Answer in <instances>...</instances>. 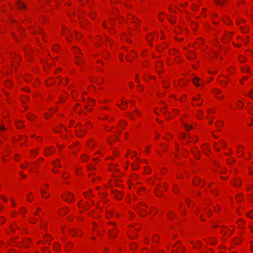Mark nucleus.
<instances>
[{"instance_id":"f257e3e1","label":"nucleus","mask_w":253,"mask_h":253,"mask_svg":"<svg viewBox=\"0 0 253 253\" xmlns=\"http://www.w3.org/2000/svg\"><path fill=\"white\" fill-rule=\"evenodd\" d=\"M72 50L75 54L76 64L79 66L83 65L84 61L82 58V54L80 52V50L77 47L74 46L72 48Z\"/></svg>"},{"instance_id":"f03ea898","label":"nucleus","mask_w":253,"mask_h":253,"mask_svg":"<svg viewBox=\"0 0 253 253\" xmlns=\"http://www.w3.org/2000/svg\"><path fill=\"white\" fill-rule=\"evenodd\" d=\"M208 204H205V205H203L202 206H200L197 210L196 211V213L197 214H200V219L202 221L205 220L204 218V214L206 213L207 214V216H210L211 214V210H207V207H208Z\"/></svg>"},{"instance_id":"7ed1b4c3","label":"nucleus","mask_w":253,"mask_h":253,"mask_svg":"<svg viewBox=\"0 0 253 253\" xmlns=\"http://www.w3.org/2000/svg\"><path fill=\"white\" fill-rule=\"evenodd\" d=\"M61 33L63 35L65 36L68 42L71 41L70 38V37L71 36H72L73 37H75V38H76L77 39H80V37H81V34L77 32H76V33L73 34L71 32V31L70 30L68 29L65 26L62 27Z\"/></svg>"},{"instance_id":"20e7f679","label":"nucleus","mask_w":253,"mask_h":253,"mask_svg":"<svg viewBox=\"0 0 253 253\" xmlns=\"http://www.w3.org/2000/svg\"><path fill=\"white\" fill-rule=\"evenodd\" d=\"M147 207L145 204L144 203H139L137 206L136 211L139 213L141 216L144 217L146 216L147 213Z\"/></svg>"},{"instance_id":"39448f33","label":"nucleus","mask_w":253,"mask_h":253,"mask_svg":"<svg viewBox=\"0 0 253 253\" xmlns=\"http://www.w3.org/2000/svg\"><path fill=\"white\" fill-rule=\"evenodd\" d=\"M55 131L56 132L59 133L62 138H65L66 136L67 137L68 133H69L67 129L63 126H61L56 128L55 129Z\"/></svg>"},{"instance_id":"423d86ee","label":"nucleus","mask_w":253,"mask_h":253,"mask_svg":"<svg viewBox=\"0 0 253 253\" xmlns=\"http://www.w3.org/2000/svg\"><path fill=\"white\" fill-rule=\"evenodd\" d=\"M76 128L75 132L77 136L82 137L85 134V130L83 128V126L81 124L79 123L76 126Z\"/></svg>"},{"instance_id":"0eeeda50","label":"nucleus","mask_w":253,"mask_h":253,"mask_svg":"<svg viewBox=\"0 0 253 253\" xmlns=\"http://www.w3.org/2000/svg\"><path fill=\"white\" fill-rule=\"evenodd\" d=\"M181 138L183 140V141H184L183 143H188L189 142V141H193V142L197 141V138L196 137H194L191 138L190 137L189 135L186 134L184 133H181Z\"/></svg>"},{"instance_id":"6e6552de","label":"nucleus","mask_w":253,"mask_h":253,"mask_svg":"<svg viewBox=\"0 0 253 253\" xmlns=\"http://www.w3.org/2000/svg\"><path fill=\"white\" fill-rule=\"evenodd\" d=\"M184 249L180 246V243L173 246L171 249V253H183Z\"/></svg>"},{"instance_id":"1a4fd4ad","label":"nucleus","mask_w":253,"mask_h":253,"mask_svg":"<svg viewBox=\"0 0 253 253\" xmlns=\"http://www.w3.org/2000/svg\"><path fill=\"white\" fill-rule=\"evenodd\" d=\"M127 20L129 23L134 24V26L138 27L139 26V21L137 18H135L133 15L129 14L127 15Z\"/></svg>"},{"instance_id":"9d476101","label":"nucleus","mask_w":253,"mask_h":253,"mask_svg":"<svg viewBox=\"0 0 253 253\" xmlns=\"http://www.w3.org/2000/svg\"><path fill=\"white\" fill-rule=\"evenodd\" d=\"M48 188V185L47 184H44L41 188V194L42 198L47 199L49 197L50 194L47 192Z\"/></svg>"},{"instance_id":"9b49d317","label":"nucleus","mask_w":253,"mask_h":253,"mask_svg":"<svg viewBox=\"0 0 253 253\" xmlns=\"http://www.w3.org/2000/svg\"><path fill=\"white\" fill-rule=\"evenodd\" d=\"M62 199L64 201L71 202L73 200V195L69 192H65L62 195Z\"/></svg>"},{"instance_id":"f8f14e48","label":"nucleus","mask_w":253,"mask_h":253,"mask_svg":"<svg viewBox=\"0 0 253 253\" xmlns=\"http://www.w3.org/2000/svg\"><path fill=\"white\" fill-rule=\"evenodd\" d=\"M203 102V100L201 99L200 95L197 94L193 97V104L197 106H200Z\"/></svg>"},{"instance_id":"ddd939ff","label":"nucleus","mask_w":253,"mask_h":253,"mask_svg":"<svg viewBox=\"0 0 253 253\" xmlns=\"http://www.w3.org/2000/svg\"><path fill=\"white\" fill-rule=\"evenodd\" d=\"M225 146V142L223 140H220L218 142H215L214 143V147L216 151H219L220 148H224Z\"/></svg>"},{"instance_id":"4468645a","label":"nucleus","mask_w":253,"mask_h":253,"mask_svg":"<svg viewBox=\"0 0 253 253\" xmlns=\"http://www.w3.org/2000/svg\"><path fill=\"white\" fill-rule=\"evenodd\" d=\"M228 81V78L225 76H221L218 79V81L219 84H220L221 86L223 87L226 86Z\"/></svg>"},{"instance_id":"2eb2a0df","label":"nucleus","mask_w":253,"mask_h":253,"mask_svg":"<svg viewBox=\"0 0 253 253\" xmlns=\"http://www.w3.org/2000/svg\"><path fill=\"white\" fill-rule=\"evenodd\" d=\"M157 38H158V36H157V34L156 33H154L149 34L146 37V39H147V41L149 42H150V44L151 45H153V44L152 43H151V42L152 41H155L156 39H157Z\"/></svg>"},{"instance_id":"dca6fc26","label":"nucleus","mask_w":253,"mask_h":253,"mask_svg":"<svg viewBox=\"0 0 253 253\" xmlns=\"http://www.w3.org/2000/svg\"><path fill=\"white\" fill-rule=\"evenodd\" d=\"M220 232L223 235H227V236H230L231 234L232 231L228 229V228L225 226H222L220 228Z\"/></svg>"},{"instance_id":"f3484780","label":"nucleus","mask_w":253,"mask_h":253,"mask_svg":"<svg viewBox=\"0 0 253 253\" xmlns=\"http://www.w3.org/2000/svg\"><path fill=\"white\" fill-rule=\"evenodd\" d=\"M193 183L194 185H199L201 187H202L205 185V181L198 177H195L193 181Z\"/></svg>"},{"instance_id":"a211bd4d","label":"nucleus","mask_w":253,"mask_h":253,"mask_svg":"<svg viewBox=\"0 0 253 253\" xmlns=\"http://www.w3.org/2000/svg\"><path fill=\"white\" fill-rule=\"evenodd\" d=\"M108 108L107 107H104L101 109V113L99 116V119L100 120H105L107 118V115L106 113V111H107Z\"/></svg>"},{"instance_id":"6ab92c4d","label":"nucleus","mask_w":253,"mask_h":253,"mask_svg":"<svg viewBox=\"0 0 253 253\" xmlns=\"http://www.w3.org/2000/svg\"><path fill=\"white\" fill-rule=\"evenodd\" d=\"M166 189V186L165 185H164V186L161 187L160 188H158L155 190V194L157 196L161 197L163 196V192L164 190Z\"/></svg>"},{"instance_id":"aec40b11","label":"nucleus","mask_w":253,"mask_h":253,"mask_svg":"<svg viewBox=\"0 0 253 253\" xmlns=\"http://www.w3.org/2000/svg\"><path fill=\"white\" fill-rule=\"evenodd\" d=\"M117 106L119 107L121 110H125L127 106V103L126 102V100L125 98H123L121 100V103H118Z\"/></svg>"},{"instance_id":"412c9836","label":"nucleus","mask_w":253,"mask_h":253,"mask_svg":"<svg viewBox=\"0 0 253 253\" xmlns=\"http://www.w3.org/2000/svg\"><path fill=\"white\" fill-rule=\"evenodd\" d=\"M233 34L232 33H226L224 35L222 38V42H226L230 41L232 38Z\"/></svg>"},{"instance_id":"4be33fe9","label":"nucleus","mask_w":253,"mask_h":253,"mask_svg":"<svg viewBox=\"0 0 253 253\" xmlns=\"http://www.w3.org/2000/svg\"><path fill=\"white\" fill-rule=\"evenodd\" d=\"M90 206L89 204L84 203L83 200L80 201L78 203V207L80 209H87Z\"/></svg>"},{"instance_id":"5701e85b","label":"nucleus","mask_w":253,"mask_h":253,"mask_svg":"<svg viewBox=\"0 0 253 253\" xmlns=\"http://www.w3.org/2000/svg\"><path fill=\"white\" fill-rule=\"evenodd\" d=\"M193 84L197 86H201V84H203V81L198 78H194L192 79Z\"/></svg>"},{"instance_id":"b1692460","label":"nucleus","mask_w":253,"mask_h":253,"mask_svg":"<svg viewBox=\"0 0 253 253\" xmlns=\"http://www.w3.org/2000/svg\"><path fill=\"white\" fill-rule=\"evenodd\" d=\"M44 154L46 156H48L49 155L53 154L54 152V148L53 147H46L44 150Z\"/></svg>"},{"instance_id":"393cba45","label":"nucleus","mask_w":253,"mask_h":253,"mask_svg":"<svg viewBox=\"0 0 253 253\" xmlns=\"http://www.w3.org/2000/svg\"><path fill=\"white\" fill-rule=\"evenodd\" d=\"M191 153L195 159H199L200 152L199 150H198L196 148H191Z\"/></svg>"},{"instance_id":"a878e982","label":"nucleus","mask_w":253,"mask_h":253,"mask_svg":"<svg viewBox=\"0 0 253 253\" xmlns=\"http://www.w3.org/2000/svg\"><path fill=\"white\" fill-rule=\"evenodd\" d=\"M53 168H52V171L54 173H57L59 171L56 169V168L60 167L59 160L58 159L56 160V161L53 163Z\"/></svg>"},{"instance_id":"bb28decb","label":"nucleus","mask_w":253,"mask_h":253,"mask_svg":"<svg viewBox=\"0 0 253 253\" xmlns=\"http://www.w3.org/2000/svg\"><path fill=\"white\" fill-rule=\"evenodd\" d=\"M253 185H249L247 187V190L249 192L251 191V192L249 193L248 195V200H251V198H253Z\"/></svg>"},{"instance_id":"cd10ccee","label":"nucleus","mask_w":253,"mask_h":253,"mask_svg":"<svg viewBox=\"0 0 253 253\" xmlns=\"http://www.w3.org/2000/svg\"><path fill=\"white\" fill-rule=\"evenodd\" d=\"M231 184L236 187H238L241 185V181L238 178H235L231 181Z\"/></svg>"},{"instance_id":"c85d7f7f","label":"nucleus","mask_w":253,"mask_h":253,"mask_svg":"<svg viewBox=\"0 0 253 253\" xmlns=\"http://www.w3.org/2000/svg\"><path fill=\"white\" fill-rule=\"evenodd\" d=\"M71 234L73 236H81L82 235L81 231L78 229H73L71 231Z\"/></svg>"},{"instance_id":"c756f323","label":"nucleus","mask_w":253,"mask_h":253,"mask_svg":"<svg viewBox=\"0 0 253 253\" xmlns=\"http://www.w3.org/2000/svg\"><path fill=\"white\" fill-rule=\"evenodd\" d=\"M136 53L135 50L132 51V53L126 55V60L130 62L133 60V57L136 55Z\"/></svg>"},{"instance_id":"7c9ffc66","label":"nucleus","mask_w":253,"mask_h":253,"mask_svg":"<svg viewBox=\"0 0 253 253\" xmlns=\"http://www.w3.org/2000/svg\"><path fill=\"white\" fill-rule=\"evenodd\" d=\"M117 233V230L116 228H112L109 229V235L110 237L114 238L116 236Z\"/></svg>"},{"instance_id":"2f4dec72","label":"nucleus","mask_w":253,"mask_h":253,"mask_svg":"<svg viewBox=\"0 0 253 253\" xmlns=\"http://www.w3.org/2000/svg\"><path fill=\"white\" fill-rule=\"evenodd\" d=\"M181 121L183 125H184L185 129L187 131L190 130V129L191 128V126L186 122V121L185 120V117H183L181 119Z\"/></svg>"},{"instance_id":"473e14b6","label":"nucleus","mask_w":253,"mask_h":253,"mask_svg":"<svg viewBox=\"0 0 253 253\" xmlns=\"http://www.w3.org/2000/svg\"><path fill=\"white\" fill-rule=\"evenodd\" d=\"M140 116V112L138 110H135L133 113L131 114L129 117L131 119H135Z\"/></svg>"},{"instance_id":"72a5a7b5","label":"nucleus","mask_w":253,"mask_h":253,"mask_svg":"<svg viewBox=\"0 0 253 253\" xmlns=\"http://www.w3.org/2000/svg\"><path fill=\"white\" fill-rule=\"evenodd\" d=\"M94 103H95L94 100L88 97L87 104H84V106L85 108H87V106H93L94 105Z\"/></svg>"},{"instance_id":"f704fd0d","label":"nucleus","mask_w":253,"mask_h":253,"mask_svg":"<svg viewBox=\"0 0 253 253\" xmlns=\"http://www.w3.org/2000/svg\"><path fill=\"white\" fill-rule=\"evenodd\" d=\"M113 193L114 197L118 200H120L123 198V194L121 192L116 191L113 192Z\"/></svg>"},{"instance_id":"c9c22d12","label":"nucleus","mask_w":253,"mask_h":253,"mask_svg":"<svg viewBox=\"0 0 253 253\" xmlns=\"http://www.w3.org/2000/svg\"><path fill=\"white\" fill-rule=\"evenodd\" d=\"M136 156V153L135 152H131L130 151H128L126 154V157L128 159L129 158L131 159Z\"/></svg>"},{"instance_id":"e433bc0d","label":"nucleus","mask_w":253,"mask_h":253,"mask_svg":"<svg viewBox=\"0 0 253 253\" xmlns=\"http://www.w3.org/2000/svg\"><path fill=\"white\" fill-rule=\"evenodd\" d=\"M161 112L165 115V117L167 119L171 118V116L172 115L171 112H166V109L164 108L161 109Z\"/></svg>"},{"instance_id":"4c0bfd02","label":"nucleus","mask_w":253,"mask_h":253,"mask_svg":"<svg viewBox=\"0 0 253 253\" xmlns=\"http://www.w3.org/2000/svg\"><path fill=\"white\" fill-rule=\"evenodd\" d=\"M203 152L205 154L208 155L209 154L210 148L207 144H204L202 146Z\"/></svg>"},{"instance_id":"58836bf2","label":"nucleus","mask_w":253,"mask_h":253,"mask_svg":"<svg viewBox=\"0 0 253 253\" xmlns=\"http://www.w3.org/2000/svg\"><path fill=\"white\" fill-rule=\"evenodd\" d=\"M191 243L195 248L199 249L202 246V243L199 241H197L196 242L191 241Z\"/></svg>"},{"instance_id":"ea45409f","label":"nucleus","mask_w":253,"mask_h":253,"mask_svg":"<svg viewBox=\"0 0 253 253\" xmlns=\"http://www.w3.org/2000/svg\"><path fill=\"white\" fill-rule=\"evenodd\" d=\"M17 6L19 9H23L25 7V5L22 0H17Z\"/></svg>"},{"instance_id":"a19ab883","label":"nucleus","mask_w":253,"mask_h":253,"mask_svg":"<svg viewBox=\"0 0 253 253\" xmlns=\"http://www.w3.org/2000/svg\"><path fill=\"white\" fill-rule=\"evenodd\" d=\"M103 40L99 36L96 37L93 41L94 43L98 46L100 43L101 41H103Z\"/></svg>"},{"instance_id":"79ce46f5","label":"nucleus","mask_w":253,"mask_h":253,"mask_svg":"<svg viewBox=\"0 0 253 253\" xmlns=\"http://www.w3.org/2000/svg\"><path fill=\"white\" fill-rule=\"evenodd\" d=\"M237 38L239 41H242L244 44H247L249 42V38L247 36H246L245 38H242L241 37H238Z\"/></svg>"},{"instance_id":"37998d69","label":"nucleus","mask_w":253,"mask_h":253,"mask_svg":"<svg viewBox=\"0 0 253 253\" xmlns=\"http://www.w3.org/2000/svg\"><path fill=\"white\" fill-rule=\"evenodd\" d=\"M138 159L137 158H136L135 160L134 161V163L132 164V169L133 170H136L138 168Z\"/></svg>"},{"instance_id":"c03bdc74","label":"nucleus","mask_w":253,"mask_h":253,"mask_svg":"<svg viewBox=\"0 0 253 253\" xmlns=\"http://www.w3.org/2000/svg\"><path fill=\"white\" fill-rule=\"evenodd\" d=\"M30 243H31V240L30 239H29V238L24 239L23 240V246L25 248H27L28 247V246Z\"/></svg>"},{"instance_id":"a18cd8bd","label":"nucleus","mask_w":253,"mask_h":253,"mask_svg":"<svg viewBox=\"0 0 253 253\" xmlns=\"http://www.w3.org/2000/svg\"><path fill=\"white\" fill-rule=\"evenodd\" d=\"M213 93L216 96L217 98H218L219 100L221 99L223 97V95H221V96H218L220 93V91L219 89H215L213 91Z\"/></svg>"},{"instance_id":"49530a36","label":"nucleus","mask_w":253,"mask_h":253,"mask_svg":"<svg viewBox=\"0 0 253 253\" xmlns=\"http://www.w3.org/2000/svg\"><path fill=\"white\" fill-rule=\"evenodd\" d=\"M44 238L47 244H49L52 239V238L49 235L44 236Z\"/></svg>"},{"instance_id":"de8ad7c7","label":"nucleus","mask_w":253,"mask_h":253,"mask_svg":"<svg viewBox=\"0 0 253 253\" xmlns=\"http://www.w3.org/2000/svg\"><path fill=\"white\" fill-rule=\"evenodd\" d=\"M163 63L161 61H157L155 63V67L157 70L161 69L163 66Z\"/></svg>"},{"instance_id":"09e8293b","label":"nucleus","mask_w":253,"mask_h":253,"mask_svg":"<svg viewBox=\"0 0 253 253\" xmlns=\"http://www.w3.org/2000/svg\"><path fill=\"white\" fill-rule=\"evenodd\" d=\"M19 139V143L20 145H22L26 140L27 137L25 136H21Z\"/></svg>"},{"instance_id":"8fccbe9b","label":"nucleus","mask_w":253,"mask_h":253,"mask_svg":"<svg viewBox=\"0 0 253 253\" xmlns=\"http://www.w3.org/2000/svg\"><path fill=\"white\" fill-rule=\"evenodd\" d=\"M126 34H124V35H122L121 36V40H122V41L127 42L129 43H130L131 42V41L126 37Z\"/></svg>"},{"instance_id":"3c124183","label":"nucleus","mask_w":253,"mask_h":253,"mask_svg":"<svg viewBox=\"0 0 253 253\" xmlns=\"http://www.w3.org/2000/svg\"><path fill=\"white\" fill-rule=\"evenodd\" d=\"M33 199V195L31 192H29L26 196V200L27 201L31 202Z\"/></svg>"},{"instance_id":"603ef678","label":"nucleus","mask_w":253,"mask_h":253,"mask_svg":"<svg viewBox=\"0 0 253 253\" xmlns=\"http://www.w3.org/2000/svg\"><path fill=\"white\" fill-rule=\"evenodd\" d=\"M53 249L55 251H59L60 249V245L58 243H55L53 245Z\"/></svg>"},{"instance_id":"864d4df0","label":"nucleus","mask_w":253,"mask_h":253,"mask_svg":"<svg viewBox=\"0 0 253 253\" xmlns=\"http://www.w3.org/2000/svg\"><path fill=\"white\" fill-rule=\"evenodd\" d=\"M168 18L171 24H173L175 23V20L174 16L170 15L169 17H168Z\"/></svg>"},{"instance_id":"5fc2aeb1","label":"nucleus","mask_w":253,"mask_h":253,"mask_svg":"<svg viewBox=\"0 0 253 253\" xmlns=\"http://www.w3.org/2000/svg\"><path fill=\"white\" fill-rule=\"evenodd\" d=\"M188 58L192 59L196 57V54L194 52L191 51L187 55Z\"/></svg>"},{"instance_id":"6e6d98bb","label":"nucleus","mask_w":253,"mask_h":253,"mask_svg":"<svg viewBox=\"0 0 253 253\" xmlns=\"http://www.w3.org/2000/svg\"><path fill=\"white\" fill-rule=\"evenodd\" d=\"M59 49V46L58 44H54L52 47V50L54 52H57Z\"/></svg>"},{"instance_id":"4d7b16f0","label":"nucleus","mask_w":253,"mask_h":253,"mask_svg":"<svg viewBox=\"0 0 253 253\" xmlns=\"http://www.w3.org/2000/svg\"><path fill=\"white\" fill-rule=\"evenodd\" d=\"M217 242V239L215 238H211L209 239V243L212 245H215Z\"/></svg>"},{"instance_id":"13d9d810","label":"nucleus","mask_w":253,"mask_h":253,"mask_svg":"<svg viewBox=\"0 0 253 253\" xmlns=\"http://www.w3.org/2000/svg\"><path fill=\"white\" fill-rule=\"evenodd\" d=\"M243 148L242 146H238L237 147V153L239 156H242L243 155Z\"/></svg>"},{"instance_id":"bf43d9fd","label":"nucleus","mask_w":253,"mask_h":253,"mask_svg":"<svg viewBox=\"0 0 253 253\" xmlns=\"http://www.w3.org/2000/svg\"><path fill=\"white\" fill-rule=\"evenodd\" d=\"M152 240L154 242L157 243L158 241L159 240V237L157 234H154L152 238Z\"/></svg>"},{"instance_id":"052dcab7","label":"nucleus","mask_w":253,"mask_h":253,"mask_svg":"<svg viewBox=\"0 0 253 253\" xmlns=\"http://www.w3.org/2000/svg\"><path fill=\"white\" fill-rule=\"evenodd\" d=\"M16 127L18 128H22L23 127V126H24L23 121H19L18 122H17L16 123Z\"/></svg>"},{"instance_id":"680f3d73","label":"nucleus","mask_w":253,"mask_h":253,"mask_svg":"<svg viewBox=\"0 0 253 253\" xmlns=\"http://www.w3.org/2000/svg\"><path fill=\"white\" fill-rule=\"evenodd\" d=\"M87 23H88V22L85 20H83L80 21V24H81V26H82L83 28H84V29L87 28L86 27V24H87Z\"/></svg>"},{"instance_id":"e2e57ef3","label":"nucleus","mask_w":253,"mask_h":253,"mask_svg":"<svg viewBox=\"0 0 253 253\" xmlns=\"http://www.w3.org/2000/svg\"><path fill=\"white\" fill-rule=\"evenodd\" d=\"M240 29L243 33H246L248 31V28L245 26H241Z\"/></svg>"},{"instance_id":"0e129e2a","label":"nucleus","mask_w":253,"mask_h":253,"mask_svg":"<svg viewBox=\"0 0 253 253\" xmlns=\"http://www.w3.org/2000/svg\"><path fill=\"white\" fill-rule=\"evenodd\" d=\"M244 222H245L242 219H238L237 221V223L238 226L240 228H241L243 226Z\"/></svg>"},{"instance_id":"69168bd1","label":"nucleus","mask_w":253,"mask_h":253,"mask_svg":"<svg viewBox=\"0 0 253 253\" xmlns=\"http://www.w3.org/2000/svg\"><path fill=\"white\" fill-rule=\"evenodd\" d=\"M72 244L71 243H68L67 245H65L66 250L67 251H70L72 248Z\"/></svg>"},{"instance_id":"338daca9","label":"nucleus","mask_w":253,"mask_h":253,"mask_svg":"<svg viewBox=\"0 0 253 253\" xmlns=\"http://www.w3.org/2000/svg\"><path fill=\"white\" fill-rule=\"evenodd\" d=\"M243 199V195L241 193H239L236 196V200L237 202H239L240 201L242 200Z\"/></svg>"},{"instance_id":"774afa93","label":"nucleus","mask_w":253,"mask_h":253,"mask_svg":"<svg viewBox=\"0 0 253 253\" xmlns=\"http://www.w3.org/2000/svg\"><path fill=\"white\" fill-rule=\"evenodd\" d=\"M242 242V240L239 238H235L234 239V243L236 245H239Z\"/></svg>"}]
</instances>
